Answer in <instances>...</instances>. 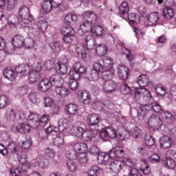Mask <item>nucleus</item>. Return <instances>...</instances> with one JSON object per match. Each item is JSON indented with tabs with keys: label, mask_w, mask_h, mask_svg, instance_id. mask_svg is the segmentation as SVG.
<instances>
[{
	"label": "nucleus",
	"mask_w": 176,
	"mask_h": 176,
	"mask_svg": "<svg viewBox=\"0 0 176 176\" xmlns=\"http://www.w3.org/2000/svg\"><path fill=\"white\" fill-rule=\"evenodd\" d=\"M16 5H17V0H7L6 8L8 12H10V10H13L16 8Z\"/></svg>",
	"instance_id": "obj_53"
},
{
	"label": "nucleus",
	"mask_w": 176,
	"mask_h": 176,
	"mask_svg": "<svg viewBox=\"0 0 176 176\" xmlns=\"http://www.w3.org/2000/svg\"><path fill=\"white\" fill-rule=\"evenodd\" d=\"M137 83L140 87V88H137L135 91V97L137 98L138 96L142 97V98H145V94H138L137 91L140 89H145L148 85H149V78L145 74H142L138 78Z\"/></svg>",
	"instance_id": "obj_9"
},
{
	"label": "nucleus",
	"mask_w": 176,
	"mask_h": 176,
	"mask_svg": "<svg viewBox=\"0 0 176 176\" xmlns=\"http://www.w3.org/2000/svg\"><path fill=\"white\" fill-rule=\"evenodd\" d=\"M98 171H100V167L97 166H93L89 170L88 175L89 176H97V174H98Z\"/></svg>",
	"instance_id": "obj_59"
},
{
	"label": "nucleus",
	"mask_w": 176,
	"mask_h": 176,
	"mask_svg": "<svg viewBox=\"0 0 176 176\" xmlns=\"http://www.w3.org/2000/svg\"><path fill=\"white\" fill-rule=\"evenodd\" d=\"M138 94H144V100L146 102H148L151 105L152 109L156 113H162L163 109L159 103L153 101V97L151 95V92L146 89H139L136 91Z\"/></svg>",
	"instance_id": "obj_6"
},
{
	"label": "nucleus",
	"mask_w": 176,
	"mask_h": 176,
	"mask_svg": "<svg viewBox=\"0 0 176 176\" xmlns=\"http://www.w3.org/2000/svg\"><path fill=\"white\" fill-rule=\"evenodd\" d=\"M25 39L20 34H16L12 38V45L14 47H23L24 45Z\"/></svg>",
	"instance_id": "obj_18"
},
{
	"label": "nucleus",
	"mask_w": 176,
	"mask_h": 176,
	"mask_svg": "<svg viewBox=\"0 0 176 176\" xmlns=\"http://www.w3.org/2000/svg\"><path fill=\"white\" fill-rule=\"evenodd\" d=\"M155 93L160 97H164L166 96V88L163 85H159L155 87Z\"/></svg>",
	"instance_id": "obj_51"
},
{
	"label": "nucleus",
	"mask_w": 176,
	"mask_h": 176,
	"mask_svg": "<svg viewBox=\"0 0 176 176\" xmlns=\"http://www.w3.org/2000/svg\"><path fill=\"white\" fill-rule=\"evenodd\" d=\"M66 156L69 158V160H74L77 157V153L74 150H70L66 153Z\"/></svg>",
	"instance_id": "obj_64"
},
{
	"label": "nucleus",
	"mask_w": 176,
	"mask_h": 176,
	"mask_svg": "<svg viewBox=\"0 0 176 176\" xmlns=\"http://www.w3.org/2000/svg\"><path fill=\"white\" fill-rule=\"evenodd\" d=\"M83 131V124L80 126L78 124L74 125L71 130L72 134L74 137H82Z\"/></svg>",
	"instance_id": "obj_27"
},
{
	"label": "nucleus",
	"mask_w": 176,
	"mask_h": 176,
	"mask_svg": "<svg viewBox=\"0 0 176 176\" xmlns=\"http://www.w3.org/2000/svg\"><path fill=\"white\" fill-rule=\"evenodd\" d=\"M67 168L71 173H75V170L78 168V165L72 160H68L66 162Z\"/></svg>",
	"instance_id": "obj_44"
},
{
	"label": "nucleus",
	"mask_w": 176,
	"mask_h": 176,
	"mask_svg": "<svg viewBox=\"0 0 176 176\" xmlns=\"http://www.w3.org/2000/svg\"><path fill=\"white\" fill-rule=\"evenodd\" d=\"M8 153H16L17 152V149H19V146L16 142H12L8 145V147L6 148Z\"/></svg>",
	"instance_id": "obj_42"
},
{
	"label": "nucleus",
	"mask_w": 176,
	"mask_h": 176,
	"mask_svg": "<svg viewBox=\"0 0 176 176\" xmlns=\"http://www.w3.org/2000/svg\"><path fill=\"white\" fill-rule=\"evenodd\" d=\"M91 129H87L86 131H83L82 135H81L83 141H90L93 138V135H94V131L97 130V127L90 128Z\"/></svg>",
	"instance_id": "obj_21"
},
{
	"label": "nucleus",
	"mask_w": 176,
	"mask_h": 176,
	"mask_svg": "<svg viewBox=\"0 0 176 176\" xmlns=\"http://www.w3.org/2000/svg\"><path fill=\"white\" fill-rule=\"evenodd\" d=\"M83 22L80 25V29L78 30V34L80 36L85 35L86 32L90 31L92 25L97 23V15L91 11H87L82 14Z\"/></svg>",
	"instance_id": "obj_3"
},
{
	"label": "nucleus",
	"mask_w": 176,
	"mask_h": 176,
	"mask_svg": "<svg viewBox=\"0 0 176 176\" xmlns=\"http://www.w3.org/2000/svg\"><path fill=\"white\" fill-rule=\"evenodd\" d=\"M122 163L123 164H124V166H126L127 167H134V166L135 165L134 160L130 157H124L122 160Z\"/></svg>",
	"instance_id": "obj_56"
},
{
	"label": "nucleus",
	"mask_w": 176,
	"mask_h": 176,
	"mask_svg": "<svg viewBox=\"0 0 176 176\" xmlns=\"http://www.w3.org/2000/svg\"><path fill=\"white\" fill-rule=\"evenodd\" d=\"M69 126V121L67 119L61 118L58 121V130L60 133H62V131H64V130H67Z\"/></svg>",
	"instance_id": "obj_30"
},
{
	"label": "nucleus",
	"mask_w": 176,
	"mask_h": 176,
	"mask_svg": "<svg viewBox=\"0 0 176 176\" xmlns=\"http://www.w3.org/2000/svg\"><path fill=\"white\" fill-rule=\"evenodd\" d=\"M162 124L163 123L162 122V120H160V118L152 115L151 117L148 118V125L149 129H153L154 131H156L162 127Z\"/></svg>",
	"instance_id": "obj_10"
},
{
	"label": "nucleus",
	"mask_w": 176,
	"mask_h": 176,
	"mask_svg": "<svg viewBox=\"0 0 176 176\" xmlns=\"http://www.w3.org/2000/svg\"><path fill=\"white\" fill-rule=\"evenodd\" d=\"M159 13L155 12L150 14L147 17H146L145 21H147L149 25L153 27V25H157V21H159Z\"/></svg>",
	"instance_id": "obj_13"
},
{
	"label": "nucleus",
	"mask_w": 176,
	"mask_h": 176,
	"mask_svg": "<svg viewBox=\"0 0 176 176\" xmlns=\"http://www.w3.org/2000/svg\"><path fill=\"white\" fill-rule=\"evenodd\" d=\"M42 68H43V60L42 59H39L37 62L34 63L32 65V71L36 72H39L42 71Z\"/></svg>",
	"instance_id": "obj_46"
},
{
	"label": "nucleus",
	"mask_w": 176,
	"mask_h": 176,
	"mask_svg": "<svg viewBox=\"0 0 176 176\" xmlns=\"http://www.w3.org/2000/svg\"><path fill=\"white\" fill-rule=\"evenodd\" d=\"M96 49V43L94 37L91 35L87 36L84 38L82 45H78L76 51L78 54H81L82 60L87 61L90 58V54L88 50H94Z\"/></svg>",
	"instance_id": "obj_1"
},
{
	"label": "nucleus",
	"mask_w": 176,
	"mask_h": 176,
	"mask_svg": "<svg viewBox=\"0 0 176 176\" xmlns=\"http://www.w3.org/2000/svg\"><path fill=\"white\" fill-rule=\"evenodd\" d=\"M89 31H91V34H93L94 35H97L98 36H101V35H104V34L105 33L104 28H102L101 25H92L91 26Z\"/></svg>",
	"instance_id": "obj_29"
},
{
	"label": "nucleus",
	"mask_w": 176,
	"mask_h": 176,
	"mask_svg": "<svg viewBox=\"0 0 176 176\" xmlns=\"http://www.w3.org/2000/svg\"><path fill=\"white\" fill-rule=\"evenodd\" d=\"M95 52H96L99 56H105V54L107 52V46L104 44H99L96 47Z\"/></svg>",
	"instance_id": "obj_43"
},
{
	"label": "nucleus",
	"mask_w": 176,
	"mask_h": 176,
	"mask_svg": "<svg viewBox=\"0 0 176 176\" xmlns=\"http://www.w3.org/2000/svg\"><path fill=\"white\" fill-rule=\"evenodd\" d=\"M50 47L54 53H60L63 49V45L59 41H52L50 43Z\"/></svg>",
	"instance_id": "obj_33"
},
{
	"label": "nucleus",
	"mask_w": 176,
	"mask_h": 176,
	"mask_svg": "<svg viewBox=\"0 0 176 176\" xmlns=\"http://www.w3.org/2000/svg\"><path fill=\"white\" fill-rule=\"evenodd\" d=\"M46 30H47V21L45 19L39 21L37 23L32 21L29 25V31L32 30L33 34H35V37L43 34Z\"/></svg>",
	"instance_id": "obj_8"
},
{
	"label": "nucleus",
	"mask_w": 176,
	"mask_h": 176,
	"mask_svg": "<svg viewBox=\"0 0 176 176\" xmlns=\"http://www.w3.org/2000/svg\"><path fill=\"white\" fill-rule=\"evenodd\" d=\"M50 118L48 115H44L39 119L38 114L30 113L28 118V123L32 129H38L40 126L45 127L49 123Z\"/></svg>",
	"instance_id": "obj_5"
},
{
	"label": "nucleus",
	"mask_w": 176,
	"mask_h": 176,
	"mask_svg": "<svg viewBox=\"0 0 176 176\" xmlns=\"http://www.w3.org/2000/svg\"><path fill=\"white\" fill-rule=\"evenodd\" d=\"M78 97L85 105H89L91 102V95L87 91H80L78 92Z\"/></svg>",
	"instance_id": "obj_17"
},
{
	"label": "nucleus",
	"mask_w": 176,
	"mask_h": 176,
	"mask_svg": "<svg viewBox=\"0 0 176 176\" xmlns=\"http://www.w3.org/2000/svg\"><path fill=\"white\" fill-rule=\"evenodd\" d=\"M160 160V157L157 154H153L148 158V162L150 163H157Z\"/></svg>",
	"instance_id": "obj_62"
},
{
	"label": "nucleus",
	"mask_w": 176,
	"mask_h": 176,
	"mask_svg": "<svg viewBox=\"0 0 176 176\" xmlns=\"http://www.w3.org/2000/svg\"><path fill=\"white\" fill-rule=\"evenodd\" d=\"M172 144L173 141L171 140V138H170V137L163 136L160 138V145L161 148H163L164 149H167V148H170Z\"/></svg>",
	"instance_id": "obj_26"
},
{
	"label": "nucleus",
	"mask_w": 176,
	"mask_h": 176,
	"mask_svg": "<svg viewBox=\"0 0 176 176\" xmlns=\"http://www.w3.org/2000/svg\"><path fill=\"white\" fill-rule=\"evenodd\" d=\"M140 170L145 175H148L151 173V168H149V165L144 162L143 164L140 166Z\"/></svg>",
	"instance_id": "obj_58"
},
{
	"label": "nucleus",
	"mask_w": 176,
	"mask_h": 176,
	"mask_svg": "<svg viewBox=\"0 0 176 176\" xmlns=\"http://www.w3.org/2000/svg\"><path fill=\"white\" fill-rule=\"evenodd\" d=\"M15 69L20 76L28 75V80L30 85H35L41 76V74L39 72H35L34 70H30V67L25 65L17 66Z\"/></svg>",
	"instance_id": "obj_4"
},
{
	"label": "nucleus",
	"mask_w": 176,
	"mask_h": 176,
	"mask_svg": "<svg viewBox=\"0 0 176 176\" xmlns=\"http://www.w3.org/2000/svg\"><path fill=\"white\" fill-rule=\"evenodd\" d=\"M86 122L89 124L90 129H94L97 127V124L100 123V116L96 113L90 114L87 117Z\"/></svg>",
	"instance_id": "obj_12"
},
{
	"label": "nucleus",
	"mask_w": 176,
	"mask_h": 176,
	"mask_svg": "<svg viewBox=\"0 0 176 176\" xmlns=\"http://www.w3.org/2000/svg\"><path fill=\"white\" fill-rule=\"evenodd\" d=\"M144 140L145 144L148 146H153V145H155V138H153L151 135H146Z\"/></svg>",
	"instance_id": "obj_57"
},
{
	"label": "nucleus",
	"mask_w": 176,
	"mask_h": 176,
	"mask_svg": "<svg viewBox=\"0 0 176 176\" xmlns=\"http://www.w3.org/2000/svg\"><path fill=\"white\" fill-rule=\"evenodd\" d=\"M164 166L168 170H174L175 168V161L173 158L168 157L164 161Z\"/></svg>",
	"instance_id": "obj_36"
},
{
	"label": "nucleus",
	"mask_w": 176,
	"mask_h": 176,
	"mask_svg": "<svg viewBox=\"0 0 176 176\" xmlns=\"http://www.w3.org/2000/svg\"><path fill=\"white\" fill-rule=\"evenodd\" d=\"M15 129L18 133H20L21 134H28V133H30V130L31 127L27 124H19L15 126Z\"/></svg>",
	"instance_id": "obj_28"
},
{
	"label": "nucleus",
	"mask_w": 176,
	"mask_h": 176,
	"mask_svg": "<svg viewBox=\"0 0 176 176\" xmlns=\"http://www.w3.org/2000/svg\"><path fill=\"white\" fill-rule=\"evenodd\" d=\"M56 138L54 139V144L56 146H60L64 144V134L60 133L58 135H56Z\"/></svg>",
	"instance_id": "obj_41"
},
{
	"label": "nucleus",
	"mask_w": 176,
	"mask_h": 176,
	"mask_svg": "<svg viewBox=\"0 0 176 176\" xmlns=\"http://www.w3.org/2000/svg\"><path fill=\"white\" fill-rule=\"evenodd\" d=\"M47 134H52L53 135H57V133H58V128L57 129L56 126H51L47 127L45 129Z\"/></svg>",
	"instance_id": "obj_60"
},
{
	"label": "nucleus",
	"mask_w": 176,
	"mask_h": 176,
	"mask_svg": "<svg viewBox=\"0 0 176 176\" xmlns=\"http://www.w3.org/2000/svg\"><path fill=\"white\" fill-rule=\"evenodd\" d=\"M50 87H52V84L50 83V80L47 78L42 80L38 85V89L40 91H43V93L49 91Z\"/></svg>",
	"instance_id": "obj_14"
},
{
	"label": "nucleus",
	"mask_w": 176,
	"mask_h": 176,
	"mask_svg": "<svg viewBox=\"0 0 176 176\" xmlns=\"http://www.w3.org/2000/svg\"><path fill=\"white\" fill-rule=\"evenodd\" d=\"M50 82L51 86H56V87H57V86L60 85H64V78H63L61 76L56 74L50 77Z\"/></svg>",
	"instance_id": "obj_20"
},
{
	"label": "nucleus",
	"mask_w": 176,
	"mask_h": 176,
	"mask_svg": "<svg viewBox=\"0 0 176 176\" xmlns=\"http://www.w3.org/2000/svg\"><path fill=\"white\" fill-rule=\"evenodd\" d=\"M43 13H50L53 7V3L50 1H45L42 5Z\"/></svg>",
	"instance_id": "obj_40"
},
{
	"label": "nucleus",
	"mask_w": 176,
	"mask_h": 176,
	"mask_svg": "<svg viewBox=\"0 0 176 176\" xmlns=\"http://www.w3.org/2000/svg\"><path fill=\"white\" fill-rule=\"evenodd\" d=\"M163 16L165 19H173L174 17V10L171 8L166 7L163 9Z\"/></svg>",
	"instance_id": "obj_37"
},
{
	"label": "nucleus",
	"mask_w": 176,
	"mask_h": 176,
	"mask_svg": "<svg viewBox=\"0 0 176 176\" xmlns=\"http://www.w3.org/2000/svg\"><path fill=\"white\" fill-rule=\"evenodd\" d=\"M118 74L120 79L127 80V78H129V68L126 67V66L120 65L118 68Z\"/></svg>",
	"instance_id": "obj_19"
},
{
	"label": "nucleus",
	"mask_w": 176,
	"mask_h": 176,
	"mask_svg": "<svg viewBox=\"0 0 176 176\" xmlns=\"http://www.w3.org/2000/svg\"><path fill=\"white\" fill-rule=\"evenodd\" d=\"M24 45L28 49H30V47L35 46V41L31 38H28L25 40Z\"/></svg>",
	"instance_id": "obj_61"
},
{
	"label": "nucleus",
	"mask_w": 176,
	"mask_h": 176,
	"mask_svg": "<svg viewBox=\"0 0 176 176\" xmlns=\"http://www.w3.org/2000/svg\"><path fill=\"white\" fill-rule=\"evenodd\" d=\"M121 93L125 95L130 94L131 93V88L129 85L124 84L121 86Z\"/></svg>",
	"instance_id": "obj_63"
},
{
	"label": "nucleus",
	"mask_w": 176,
	"mask_h": 176,
	"mask_svg": "<svg viewBox=\"0 0 176 176\" xmlns=\"http://www.w3.org/2000/svg\"><path fill=\"white\" fill-rule=\"evenodd\" d=\"M111 158V153L109 152L108 154L106 153H102L98 155V162L99 164H107L109 162Z\"/></svg>",
	"instance_id": "obj_25"
},
{
	"label": "nucleus",
	"mask_w": 176,
	"mask_h": 176,
	"mask_svg": "<svg viewBox=\"0 0 176 176\" xmlns=\"http://www.w3.org/2000/svg\"><path fill=\"white\" fill-rule=\"evenodd\" d=\"M73 148L74 151L76 152V153H80L81 155H84V153H86V152H87V144L83 142L75 143L73 145Z\"/></svg>",
	"instance_id": "obj_15"
},
{
	"label": "nucleus",
	"mask_w": 176,
	"mask_h": 176,
	"mask_svg": "<svg viewBox=\"0 0 176 176\" xmlns=\"http://www.w3.org/2000/svg\"><path fill=\"white\" fill-rule=\"evenodd\" d=\"M54 91L57 96L62 97V98H64V97H68V96L71 94V91H69L68 88L61 86H56Z\"/></svg>",
	"instance_id": "obj_16"
},
{
	"label": "nucleus",
	"mask_w": 176,
	"mask_h": 176,
	"mask_svg": "<svg viewBox=\"0 0 176 176\" xmlns=\"http://www.w3.org/2000/svg\"><path fill=\"white\" fill-rule=\"evenodd\" d=\"M58 71L59 74H61L62 75H65V74L68 72V67H67V65L65 63H63V62L60 60L58 65Z\"/></svg>",
	"instance_id": "obj_48"
},
{
	"label": "nucleus",
	"mask_w": 176,
	"mask_h": 176,
	"mask_svg": "<svg viewBox=\"0 0 176 176\" xmlns=\"http://www.w3.org/2000/svg\"><path fill=\"white\" fill-rule=\"evenodd\" d=\"M100 73H98L96 70L93 69H91L87 74V78L89 80H98V78H100Z\"/></svg>",
	"instance_id": "obj_39"
},
{
	"label": "nucleus",
	"mask_w": 176,
	"mask_h": 176,
	"mask_svg": "<svg viewBox=\"0 0 176 176\" xmlns=\"http://www.w3.org/2000/svg\"><path fill=\"white\" fill-rule=\"evenodd\" d=\"M17 74H19V72H16V69L15 72L10 68H7L3 71V75L5 78L9 80H14L17 76Z\"/></svg>",
	"instance_id": "obj_23"
},
{
	"label": "nucleus",
	"mask_w": 176,
	"mask_h": 176,
	"mask_svg": "<svg viewBox=\"0 0 176 176\" xmlns=\"http://www.w3.org/2000/svg\"><path fill=\"white\" fill-rule=\"evenodd\" d=\"M35 166L39 167V168H47L49 166V160L45 158L38 159L35 162Z\"/></svg>",
	"instance_id": "obj_35"
},
{
	"label": "nucleus",
	"mask_w": 176,
	"mask_h": 176,
	"mask_svg": "<svg viewBox=\"0 0 176 176\" xmlns=\"http://www.w3.org/2000/svg\"><path fill=\"white\" fill-rule=\"evenodd\" d=\"M65 109L69 115L75 116L78 113V106L74 103L66 104Z\"/></svg>",
	"instance_id": "obj_31"
},
{
	"label": "nucleus",
	"mask_w": 176,
	"mask_h": 176,
	"mask_svg": "<svg viewBox=\"0 0 176 176\" xmlns=\"http://www.w3.org/2000/svg\"><path fill=\"white\" fill-rule=\"evenodd\" d=\"M108 168L113 173H119L122 170V162L115 160L108 165Z\"/></svg>",
	"instance_id": "obj_24"
},
{
	"label": "nucleus",
	"mask_w": 176,
	"mask_h": 176,
	"mask_svg": "<svg viewBox=\"0 0 176 176\" xmlns=\"http://www.w3.org/2000/svg\"><path fill=\"white\" fill-rule=\"evenodd\" d=\"M118 89V84L113 80H106L102 85V89L104 93H113Z\"/></svg>",
	"instance_id": "obj_11"
},
{
	"label": "nucleus",
	"mask_w": 176,
	"mask_h": 176,
	"mask_svg": "<svg viewBox=\"0 0 176 176\" xmlns=\"http://www.w3.org/2000/svg\"><path fill=\"white\" fill-rule=\"evenodd\" d=\"M61 33L63 35H70V36H74L75 35V30L71 27H64L61 29Z\"/></svg>",
	"instance_id": "obj_49"
},
{
	"label": "nucleus",
	"mask_w": 176,
	"mask_h": 176,
	"mask_svg": "<svg viewBox=\"0 0 176 176\" xmlns=\"http://www.w3.org/2000/svg\"><path fill=\"white\" fill-rule=\"evenodd\" d=\"M9 102V98L8 96L3 95L0 96V109H3L8 106Z\"/></svg>",
	"instance_id": "obj_54"
},
{
	"label": "nucleus",
	"mask_w": 176,
	"mask_h": 176,
	"mask_svg": "<svg viewBox=\"0 0 176 176\" xmlns=\"http://www.w3.org/2000/svg\"><path fill=\"white\" fill-rule=\"evenodd\" d=\"M17 116V113H16V111L13 109H8L6 112V118L8 120H10L11 122L14 121V119H16V117Z\"/></svg>",
	"instance_id": "obj_34"
},
{
	"label": "nucleus",
	"mask_w": 176,
	"mask_h": 176,
	"mask_svg": "<svg viewBox=\"0 0 176 176\" xmlns=\"http://www.w3.org/2000/svg\"><path fill=\"white\" fill-rule=\"evenodd\" d=\"M147 109L146 106H140L138 108V116L140 120H142L146 115Z\"/></svg>",
	"instance_id": "obj_47"
},
{
	"label": "nucleus",
	"mask_w": 176,
	"mask_h": 176,
	"mask_svg": "<svg viewBox=\"0 0 176 176\" xmlns=\"http://www.w3.org/2000/svg\"><path fill=\"white\" fill-rule=\"evenodd\" d=\"M129 10V4H127L126 1H123L120 6V13H121V14H127Z\"/></svg>",
	"instance_id": "obj_55"
},
{
	"label": "nucleus",
	"mask_w": 176,
	"mask_h": 176,
	"mask_svg": "<svg viewBox=\"0 0 176 176\" xmlns=\"http://www.w3.org/2000/svg\"><path fill=\"white\" fill-rule=\"evenodd\" d=\"M19 14L23 19L19 22L20 25L25 31H30V25H31V20H32V15L30 13V9L28 7L21 6L19 8Z\"/></svg>",
	"instance_id": "obj_7"
},
{
	"label": "nucleus",
	"mask_w": 176,
	"mask_h": 176,
	"mask_svg": "<svg viewBox=\"0 0 176 176\" xmlns=\"http://www.w3.org/2000/svg\"><path fill=\"white\" fill-rule=\"evenodd\" d=\"M69 76L70 80H79L80 79L79 73L75 69L69 72Z\"/></svg>",
	"instance_id": "obj_52"
},
{
	"label": "nucleus",
	"mask_w": 176,
	"mask_h": 176,
	"mask_svg": "<svg viewBox=\"0 0 176 176\" xmlns=\"http://www.w3.org/2000/svg\"><path fill=\"white\" fill-rule=\"evenodd\" d=\"M128 135L129 132L126 130L120 129L116 131L112 126H109L100 132V138L102 141H108L109 138H116L118 141H124Z\"/></svg>",
	"instance_id": "obj_2"
},
{
	"label": "nucleus",
	"mask_w": 176,
	"mask_h": 176,
	"mask_svg": "<svg viewBox=\"0 0 176 176\" xmlns=\"http://www.w3.org/2000/svg\"><path fill=\"white\" fill-rule=\"evenodd\" d=\"M73 69H76V71L79 74L80 76V75H83L86 74L87 72V69L85 67L80 63L76 62L73 65Z\"/></svg>",
	"instance_id": "obj_32"
},
{
	"label": "nucleus",
	"mask_w": 176,
	"mask_h": 176,
	"mask_svg": "<svg viewBox=\"0 0 176 176\" xmlns=\"http://www.w3.org/2000/svg\"><path fill=\"white\" fill-rule=\"evenodd\" d=\"M32 145V140L30 136L23 138V140L21 142V146L23 149H28V148H31Z\"/></svg>",
	"instance_id": "obj_45"
},
{
	"label": "nucleus",
	"mask_w": 176,
	"mask_h": 176,
	"mask_svg": "<svg viewBox=\"0 0 176 176\" xmlns=\"http://www.w3.org/2000/svg\"><path fill=\"white\" fill-rule=\"evenodd\" d=\"M114 72H111L109 70H106L102 73V79L107 82V80H111L112 79V76L114 75Z\"/></svg>",
	"instance_id": "obj_50"
},
{
	"label": "nucleus",
	"mask_w": 176,
	"mask_h": 176,
	"mask_svg": "<svg viewBox=\"0 0 176 176\" xmlns=\"http://www.w3.org/2000/svg\"><path fill=\"white\" fill-rule=\"evenodd\" d=\"M78 15L73 14H68L65 16L64 23L67 24V25H71L72 21H78Z\"/></svg>",
	"instance_id": "obj_38"
},
{
	"label": "nucleus",
	"mask_w": 176,
	"mask_h": 176,
	"mask_svg": "<svg viewBox=\"0 0 176 176\" xmlns=\"http://www.w3.org/2000/svg\"><path fill=\"white\" fill-rule=\"evenodd\" d=\"M111 159H115V157H123L124 156V151L123 148L120 147H116L110 151Z\"/></svg>",
	"instance_id": "obj_22"
}]
</instances>
